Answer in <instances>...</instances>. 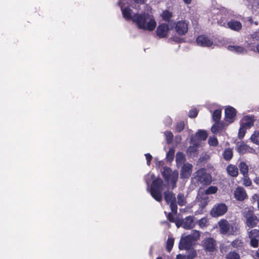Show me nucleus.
I'll return each instance as SVG.
<instances>
[{
    "mask_svg": "<svg viewBox=\"0 0 259 259\" xmlns=\"http://www.w3.org/2000/svg\"><path fill=\"white\" fill-rule=\"evenodd\" d=\"M178 228L182 227L183 228V220H176L174 222Z\"/></svg>",
    "mask_w": 259,
    "mask_h": 259,
    "instance_id": "51",
    "label": "nucleus"
},
{
    "mask_svg": "<svg viewBox=\"0 0 259 259\" xmlns=\"http://www.w3.org/2000/svg\"><path fill=\"white\" fill-rule=\"evenodd\" d=\"M183 159V155H182V154L180 153H177V157H176V160L177 161H178V160H181V159Z\"/></svg>",
    "mask_w": 259,
    "mask_h": 259,
    "instance_id": "53",
    "label": "nucleus"
},
{
    "mask_svg": "<svg viewBox=\"0 0 259 259\" xmlns=\"http://www.w3.org/2000/svg\"><path fill=\"white\" fill-rule=\"evenodd\" d=\"M192 170V164L189 163L184 164L181 170V178L182 179L188 178L191 175Z\"/></svg>",
    "mask_w": 259,
    "mask_h": 259,
    "instance_id": "16",
    "label": "nucleus"
},
{
    "mask_svg": "<svg viewBox=\"0 0 259 259\" xmlns=\"http://www.w3.org/2000/svg\"><path fill=\"white\" fill-rule=\"evenodd\" d=\"M184 1L186 4H189L191 3V0H184Z\"/></svg>",
    "mask_w": 259,
    "mask_h": 259,
    "instance_id": "58",
    "label": "nucleus"
},
{
    "mask_svg": "<svg viewBox=\"0 0 259 259\" xmlns=\"http://www.w3.org/2000/svg\"><path fill=\"white\" fill-rule=\"evenodd\" d=\"M118 5L120 7L123 17L126 20H132L139 28L148 31H152L155 28L156 23L152 15L146 13L135 14L128 7L124 8L120 1Z\"/></svg>",
    "mask_w": 259,
    "mask_h": 259,
    "instance_id": "1",
    "label": "nucleus"
},
{
    "mask_svg": "<svg viewBox=\"0 0 259 259\" xmlns=\"http://www.w3.org/2000/svg\"><path fill=\"white\" fill-rule=\"evenodd\" d=\"M173 173V171H172L171 169L168 167H165L163 168V170L162 172V176L164 178L165 180H167L168 179V177L171 175V174Z\"/></svg>",
    "mask_w": 259,
    "mask_h": 259,
    "instance_id": "31",
    "label": "nucleus"
},
{
    "mask_svg": "<svg viewBox=\"0 0 259 259\" xmlns=\"http://www.w3.org/2000/svg\"><path fill=\"white\" fill-rule=\"evenodd\" d=\"M177 204L179 206H185L187 204V200L184 194L179 193L177 195Z\"/></svg>",
    "mask_w": 259,
    "mask_h": 259,
    "instance_id": "25",
    "label": "nucleus"
},
{
    "mask_svg": "<svg viewBox=\"0 0 259 259\" xmlns=\"http://www.w3.org/2000/svg\"><path fill=\"white\" fill-rule=\"evenodd\" d=\"M163 20L169 21L172 17V13L167 10L164 11L161 15Z\"/></svg>",
    "mask_w": 259,
    "mask_h": 259,
    "instance_id": "33",
    "label": "nucleus"
},
{
    "mask_svg": "<svg viewBox=\"0 0 259 259\" xmlns=\"http://www.w3.org/2000/svg\"><path fill=\"white\" fill-rule=\"evenodd\" d=\"M231 244L234 248H236L238 249H242L243 248L244 245L243 240L239 238L232 241Z\"/></svg>",
    "mask_w": 259,
    "mask_h": 259,
    "instance_id": "26",
    "label": "nucleus"
},
{
    "mask_svg": "<svg viewBox=\"0 0 259 259\" xmlns=\"http://www.w3.org/2000/svg\"><path fill=\"white\" fill-rule=\"evenodd\" d=\"M227 259H240L239 254L235 251H231L226 255Z\"/></svg>",
    "mask_w": 259,
    "mask_h": 259,
    "instance_id": "37",
    "label": "nucleus"
},
{
    "mask_svg": "<svg viewBox=\"0 0 259 259\" xmlns=\"http://www.w3.org/2000/svg\"><path fill=\"white\" fill-rule=\"evenodd\" d=\"M198 143H194L193 146H190L187 149V152L190 156H195L197 154Z\"/></svg>",
    "mask_w": 259,
    "mask_h": 259,
    "instance_id": "24",
    "label": "nucleus"
},
{
    "mask_svg": "<svg viewBox=\"0 0 259 259\" xmlns=\"http://www.w3.org/2000/svg\"><path fill=\"white\" fill-rule=\"evenodd\" d=\"M236 150L238 153L241 154L245 153L255 154L256 151L254 149L249 147L243 142L238 143L236 145Z\"/></svg>",
    "mask_w": 259,
    "mask_h": 259,
    "instance_id": "10",
    "label": "nucleus"
},
{
    "mask_svg": "<svg viewBox=\"0 0 259 259\" xmlns=\"http://www.w3.org/2000/svg\"><path fill=\"white\" fill-rule=\"evenodd\" d=\"M220 233L223 235H234L236 228L226 220H221L219 223Z\"/></svg>",
    "mask_w": 259,
    "mask_h": 259,
    "instance_id": "5",
    "label": "nucleus"
},
{
    "mask_svg": "<svg viewBox=\"0 0 259 259\" xmlns=\"http://www.w3.org/2000/svg\"><path fill=\"white\" fill-rule=\"evenodd\" d=\"M164 186L163 180L160 178L153 180L151 184L150 194L152 197L158 202H161L163 199L162 191Z\"/></svg>",
    "mask_w": 259,
    "mask_h": 259,
    "instance_id": "2",
    "label": "nucleus"
},
{
    "mask_svg": "<svg viewBox=\"0 0 259 259\" xmlns=\"http://www.w3.org/2000/svg\"><path fill=\"white\" fill-rule=\"evenodd\" d=\"M235 198L238 201H243L247 197V195L245 189L241 187H238L234 193Z\"/></svg>",
    "mask_w": 259,
    "mask_h": 259,
    "instance_id": "15",
    "label": "nucleus"
},
{
    "mask_svg": "<svg viewBox=\"0 0 259 259\" xmlns=\"http://www.w3.org/2000/svg\"><path fill=\"white\" fill-rule=\"evenodd\" d=\"M164 134L166 138V143L167 144L171 143L173 140L174 138L173 134L172 133V132L167 131H165Z\"/></svg>",
    "mask_w": 259,
    "mask_h": 259,
    "instance_id": "34",
    "label": "nucleus"
},
{
    "mask_svg": "<svg viewBox=\"0 0 259 259\" xmlns=\"http://www.w3.org/2000/svg\"><path fill=\"white\" fill-rule=\"evenodd\" d=\"M246 127H245L244 125L241 124L239 130L238 132V138L239 139H242L246 133Z\"/></svg>",
    "mask_w": 259,
    "mask_h": 259,
    "instance_id": "41",
    "label": "nucleus"
},
{
    "mask_svg": "<svg viewBox=\"0 0 259 259\" xmlns=\"http://www.w3.org/2000/svg\"><path fill=\"white\" fill-rule=\"evenodd\" d=\"M176 259H186V256L184 255L179 254L177 255Z\"/></svg>",
    "mask_w": 259,
    "mask_h": 259,
    "instance_id": "54",
    "label": "nucleus"
},
{
    "mask_svg": "<svg viewBox=\"0 0 259 259\" xmlns=\"http://www.w3.org/2000/svg\"><path fill=\"white\" fill-rule=\"evenodd\" d=\"M246 221L247 226L250 228H253L256 226L259 222L258 219L254 214L251 217L247 219Z\"/></svg>",
    "mask_w": 259,
    "mask_h": 259,
    "instance_id": "23",
    "label": "nucleus"
},
{
    "mask_svg": "<svg viewBox=\"0 0 259 259\" xmlns=\"http://www.w3.org/2000/svg\"><path fill=\"white\" fill-rule=\"evenodd\" d=\"M174 244V239L169 237L166 242V250L169 252L171 250Z\"/></svg>",
    "mask_w": 259,
    "mask_h": 259,
    "instance_id": "35",
    "label": "nucleus"
},
{
    "mask_svg": "<svg viewBox=\"0 0 259 259\" xmlns=\"http://www.w3.org/2000/svg\"><path fill=\"white\" fill-rule=\"evenodd\" d=\"M222 111L221 109L215 110L212 114L213 120L215 122H219L221 118Z\"/></svg>",
    "mask_w": 259,
    "mask_h": 259,
    "instance_id": "30",
    "label": "nucleus"
},
{
    "mask_svg": "<svg viewBox=\"0 0 259 259\" xmlns=\"http://www.w3.org/2000/svg\"><path fill=\"white\" fill-rule=\"evenodd\" d=\"M194 178L196 181L202 185H208L211 183V176L207 173L206 169L201 168L195 173Z\"/></svg>",
    "mask_w": 259,
    "mask_h": 259,
    "instance_id": "3",
    "label": "nucleus"
},
{
    "mask_svg": "<svg viewBox=\"0 0 259 259\" xmlns=\"http://www.w3.org/2000/svg\"><path fill=\"white\" fill-rule=\"evenodd\" d=\"M243 215L246 220L254 215L253 210L251 208H246L243 210Z\"/></svg>",
    "mask_w": 259,
    "mask_h": 259,
    "instance_id": "32",
    "label": "nucleus"
},
{
    "mask_svg": "<svg viewBox=\"0 0 259 259\" xmlns=\"http://www.w3.org/2000/svg\"><path fill=\"white\" fill-rule=\"evenodd\" d=\"M167 218L168 220L171 223H174L175 222L176 219L175 215L171 212H169L167 214Z\"/></svg>",
    "mask_w": 259,
    "mask_h": 259,
    "instance_id": "46",
    "label": "nucleus"
},
{
    "mask_svg": "<svg viewBox=\"0 0 259 259\" xmlns=\"http://www.w3.org/2000/svg\"><path fill=\"white\" fill-rule=\"evenodd\" d=\"M191 237L193 241L197 240L200 237V233L199 231L196 230H193L192 233L188 235Z\"/></svg>",
    "mask_w": 259,
    "mask_h": 259,
    "instance_id": "38",
    "label": "nucleus"
},
{
    "mask_svg": "<svg viewBox=\"0 0 259 259\" xmlns=\"http://www.w3.org/2000/svg\"><path fill=\"white\" fill-rule=\"evenodd\" d=\"M256 49H259V44H258L256 46Z\"/></svg>",
    "mask_w": 259,
    "mask_h": 259,
    "instance_id": "64",
    "label": "nucleus"
},
{
    "mask_svg": "<svg viewBox=\"0 0 259 259\" xmlns=\"http://www.w3.org/2000/svg\"><path fill=\"white\" fill-rule=\"evenodd\" d=\"M233 155V150L231 148L225 149L223 153V158L226 161L230 160L232 158Z\"/></svg>",
    "mask_w": 259,
    "mask_h": 259,
    "instance_id": "27",
    "label": "nucleus"
},
{
    "mask_svg": "<svg viewBox=\"0 0 259 259\" xmlns=\"http://www.w3.org/2000/svg\"><path fill=\"white\" fill-rule=\"evenodd\" d=\"M227 171L230 176L233 177H236L238 174L237 167L232 164H229L227 167Z\"/></svg>",
    "mask_w": 259,
    "mask_h": 259,
    "instance_id": "21",
    "label": "nucleus"
},
{
    "mask_svg": "<svg viewBox=\"0 0 259 259\" xmlns=\"http://www.w3.org/2000/svg\"><path fill=\"white\" fill-rule=\"evenodd\" d=\"M207 133L205 131L199 130L196 134L195 137L198 140L204 141L207 138Z\"/></svg>",
    "mask_w": 259,
    "mask_h": 259,
    "instance_id": "28",
    "label": "nucleus"
},
{
    "mask_svg": "<svg viewBox=\"0 0 259 259\" xmlns=\"http://www.w3.org/2000/svg\"><path fill=\"white\" fill-rule=\"evenodd\" d=\"M169 30V27L167 24H160L156 30L157 35L159 37H164L166 36L167 32Z\"/></svg>",
    "mask_w": 259,
    "mask_h": 259,
    "instance_id": "17",
    "label": "nucleus"
},
{
    "mask_svg": "<svg viewBox=\"0 0 259 259\" xmlns=\"http://www.w3.org/2000/svg\"><path fill=\"white\" fill-rule=\"evenodd\" d=\"M256 256L259 258V248L258 249V250L256 251Z\"/></svg>",
    "mask_w": 259,
    "mask_h": 259,
    "instance_id": "60",
    "label": "nucleus"
},
{
    "mask_svg": "<svg viewBox=\"0 0 259 259\" xmlns=\"http://www.w3.org/2000/svg\"><path fill=\"white\" fill-rule=\"evenodd\" d=\"M135 3L137 4H143L144 3L145 0H134Z\"/></svg>",
    "mask_w": 259,
    "mask_h": 259,
    "instance_id": "57",
    "label": "nucleus"
},
{
    "mask_svg": "<svg viewBox=\"0 0 259 259\" xmlns=\"http://www.w3.org/2000/svg\"><path fill=\"white\" fill-rule=\"evenodd\" d=\"M207 223V220L203 218L199 221V225L201 228H203L206 226Z\"/></svg>",
    "mask_w": 259,
    "mask_h": 259,
    "instance_id": "45",
    "label": "nucleus"
},
{
    "mask_svg": "<svg viewBox=\"0 0 259 259\" xmlns=\"http://www.w3.org/2000/svg\"><path fill=\"white\" fill-rule=\"evenodd\" d=\"M240 172L243 175H247L248 172V166L244 162H241L239 164Z\"/></svg>",
    "mask_w": 259,
    "mask_h": 259,
    "instance_id": "29",
    "label": "nucleus"
},
{
    "mask_svg": "<svg viewBox=\"0 0 259 259\" xmlns=\"http://www.w3.org/2000/svg\"><path fill=\"white\" fill-rule=\"evenodd\" d=\"M156 259H162L161 257H158Z\"/></svg>",
    "mask_w": 259,
    "mask_h": 259,
    "instance_id": "63",
    "label": "nucleus"
},
{
    "mask_svg": "<svg viewBox=\"0 0 259 259\" xmlns=\"http://www.w3.org/2000/svg\"><path fill=\"white\" fill-rule=\"evenodd\" d=\"M237 54H244L247 53V50H231Z\"/></svg>",
    "mask_w": 259,
    "mask_h": 259,
    "instance_id": "49",
    "label": "nucleus"
},
{
    "mask_svg": "<svg viewBox=\"0 0 259 259\" xmlns=\"http://www.w3.org/2000/svg\"><path fill=\"white\" fill-rule=\"evenodd\" d=\"M164 122L166 126H169L172 123V119L170 117L167 116L165 118Z\"/></svg>",
    "mask_w": 259,
    "mask_h": 259,
    "instance_id": "48",
    "label": "nucleus"
},
{
    "mask_svg": "<svg viewBox=\"0 0 259 259\" xmlns=\"http://www.w3.org/2000/svg\"><path fill=\"white\" fill-rule=\"evenodd\" d=\"M174 156V150L170 149L166 154V157L169 159H173Z\"/></svg>",
    "mask_w": 259,
    "mask_h": 259,
    "instance_id": "47",
    "label": "nucleus"
},
{
    "mask_svg": "<svg viewBox=\"0 0 259 259\" xmlns=\"http://www.w3.org/2000/svg\"><path fill=\"white\" fill-rule=\"evenodd\" d=\"M254 120V116L247 115L243 117L241 124L244 125L246 128H250L253 125Z\"/></svg>",
    "mask_w": 259,
    "mask_h": 259,
    "instance_id": "18",
    "label": "nucleus"
},
{
    "mask_svg": "<svg viewBox=\"0 0 259 259\" xmlns=\"http://www.w3.org/2000/svg\"><path fill=\"white\" fill-rule=\"evenodd\" d=\"M256 54H258L259 55V50H253Z\"/></svg>",
    "mask_w": 259,
    "mask_h": 259,
    "instance_id": "61",
    "label": "nucleus"
},
{
    "mask_svg": "<svg viewBox=\"0 0 259 259\" xmlns=\"http://www.w3.org/2000/svg\"><path fill=\"white\" fill-rule=\"evenodd\" d=\"M228 210V207L225 203H219L214 204L210 210V215L217 218L225 214Z\"/></svg>",
    "mask_w": 259,
    "mask_h": 259,
    "instance_id": "6",
    "label": "nucleus"
},
{
    "mask_svg": "<svg viewBox=\"0 0 259 259\" xmlns=\"http://www.w3.org/2000/svg\"><path fill=\"white\" fill-rule=\"evenodd\" d=\"M189 236L182 237L180 241L179 247L181 250H188L191 248L194 242Z\"/></svg>",
    "mask_w": 259,
    "mask_h": 259,
    "instance_id": "11",
    "label": "nucleus"
},
{
    "mask_svg": "<svg viewBox=\"0 0 259 259\" xmlns=\"http://www.w3.org/2000/svg\"><path fill=\"white\" fill-rule=\"evenodd\" d=\"M175 29L179 34L183 35L188 31V24L185 21H179L176 25Z\"/></svg>",
    "mask_w": 259,
    "mask_h": 259,
    "instance_id": "14",
    "label": "nucleus"
},
{
    "mask_svg": "<svg viewBox=\"0 0 259 259\" xmlns=\"http://www.w3.org/2000/svg\"><path fill=\"white\" fill-rule=\"evenodd\" d=\"M218 191V188L216 186H210L205 191L207 195L215 194Z\"/></svg>",
    "mask_w": 259,
    "mask_h": 259,
    "instance_id": "40",
    "label": "nucleus"
},
{
    "mask_svg": "<svg viewBox=\"0 0 259 259\" xmlns=\"http://www.w3.org/2000/svg\"><path fill=\"white\" fill-rule=\"evenodd\" d=\"M243 184L246 187L250 186L251 185V181L247 175L244 176V178L243 179Z\"/></svg>",
    "mask_w": 259,
    "mask_h": 259,
    "instance_id": "43",
    "label": "nucleus"
},
{
    "mask_svg": "<svg viewBox=\"0 0 259 259\" xmlns=\"http://www.w3.org/2000/svg\"><path fill=\"white\" fill-rule=\"evenodd\" d=\"M248 237L250 240V246L253 248H257L258 246L259 241V230L252 229L248 232Z\"/></svg>",
    "mask_w": 259,
    "mask_h": 259,
    "instance_id": "9",
    "label": "nucleus"
},
{
    "mask_svg": "<svg viewBox=\"0 0 259 259\" xmlns=\"http://www.w3.org/2000/svg\"><path fill=\"white\" fill-rule=\"evenodd\" d=\"M145 157H146V160H147V165H150V162H151V160L152 159V156L149 153L145 154Z\"/></svg>",
    "mask_w": 259,
    "mask_h": 259,
    "instance_id": "50",
    "label": "nucleus"
},
{
    "mask_svg": "<svg viewBox=\"0 0 259 259\" xmlns=\"http://www.w3.org/2000/svg\"><path fill=\"white\" fill-rule=\"evenodd\" d=\"M214 12H213V13L214 14H218V13L220 12V11H218V9L217 10L214 9Z\"/></svg>",
    "mask_w": 259,
    "mask_h": 259,
    "instance_id": "59",
    "label": "nucleus"
},
{
    "mask_svg": "<svg viewBox=\"0 0 259 259\" xmlns=\"http://www.w3.org/2000/svg\"><path fill=\"white\" fill-rule=\"evenodd\" d=\"M236 115V110L234 108L231 106H228L226 108L225 111V118L226 121L229 123L233 122Z\"/></svg>",
    "mask_w": 259,
    "mask_h": 259,
    "instance_id": "13",
    "label": "nucleus"
},
{
    "mask_svg": "<svg viewBox=\"0 0 259 259\" xmlns=\"http://www.w3.org/2000/svg\"><path fill=\"white\" fill-rule=\"evenodd\" d=\"M197 45L201 47H210L213 45L212 41L204 35L197 37L196 39Z\"/></svg>",
    "mask_w": 259,
    "mask_h": 259,
    "instance_id": "12",
    "label": "nucleus"
},
{
    "mask_svg": "<svg viewBox=\"0 0 259 259\" xmlns=\"http://www.w3.org/2000/svg\"><path fill=\"white\" fill-rule=\"evenodd\" d=\"M224 127L222 123L219 122H215L214 124L211 126V131L214 134H218L221 133L224 130Z\"/></svg>",
    "mask_w": 259,
    "mask_h": 259,
    "instance_id": "22",
    "label": "nucleus"
},
{
    "mask_svg": "<svg viewBox=\"0 0 259 259\" xmlns=\"http://www.w3.org/2000/svg\"><path fill=\"white\" fill-rule=\"evenodd\" d=\"M164 199L167 204L169 205L172 212H177L178 206L177 204L175 194L169 191H166L164 192Z\"/></svg>",
    "mask_w": 259,
    "mask_h": 259,
    "instance_id": "4",
    "label": "nucleus"
},
{
    "mask_svg": "<svg viewBox=\"0 0 259 259\" xmlns=\"http://www.w3.org/2000/svg\"><path fill=\"white\" fill-rule=\"evenodd\" d=\"M178 175V172L177 171H173V173L171 174L169 177H168V180L165 181L167 183L169 182H170L172 189H174L176 187Z\"/></svg>",
    "mask_w": 259,
    "mask_h": 259,
    "instance_id": "19",
    "label": "nucleus"
},
{
    "mask_svg": "<svg viewBox=\"0 0 259 259\" xmlns=\"http://www.w3.org/2000/svg\"><path fill=\"white\" fill-rule=\"evenodd\" d=\"M151 177L152 179L154 178V175H152Z\"/></svg>",
    "mask_w": 259,
    "mask_h": 259,
    "instance_id": "62",
    "label": "nucleus"
},
{
    "mask_svg": "<svg viewBox=\"0 0 259 259\" xmlns=\"http://www.w3.org/2000/svg\"><path fill=\"white\" fill-rule=\"evenodd\" d=\"M218 23L220 25L226 28H229L234 31H239L242 28L241 23L239 21L235 20H231L228 22H226L222 18L220 20H218Z\"/></svg>",
    "mask_w": 259,
    "mask_h": 259,
    "instance_id": "7",
    "label": "nucleus"
},
{
    "mask_svg": "<svg viewBox=\"0 0 259 259\" xmlns=\"http://www.w3.org/2000/svg\"><path fill=\"white\" fill-rule=\"evenodd\" d=\"M184 127L185 124L183 121L178 122L176 125V131L178 133H180L184 130Z\"/></svg>",
    "mask_w": 259,
    "mask_h": 259,
    "instance_id": "42",
    "label": "nucleus"
},
{
    "mask_svg": "<svg viewBox=\"0 0 259 259\" xmlns=\"http://www.w3.org/2000/svg\"><path fill=\"white\" fill-rule=\"evenodd\" d=\"M183 228L186 229H190L192 228L194 226V221L192 217L189 216L183 219Z\"/></svg>",
    "mask_w": 259,
    "mask_h": 259,
    "instance_id": "20",
    "label": "nucleus"
},
{
    "mask_svg": "<svg viewBox=\"0 0 259 259\" xmlns=\"http://www.w3.org/2000/svg\"><path fill=\"white\" fill-rule=\"evenodd\" d=\"M252 199L254 200L257 199V206L259 209V197H258V196L257 194H254L252 196Z\"/></svg>",
    "mask_w": 259,
    "mask_h": 259,
    "instance_id": "52",
    "label": "nucleus"
},
{
    "mask_svg": "<svg viewBox=\"0 0 259 259\" xmlns=\"http://www.w3.org/2000/svg\"><path fill=\"white\" fill-rule=\"evenodd\" d=\"M253 182L257 185H259V177H255L254 180Z\"/></svg>",
    "mask_w": 259,
    "mask_h": 259,
    "instance_id": "56",
    "label": "nucleus"
},
{
    "mask_svg": "<svg viewBox=\"0 0 259 259\" xmlns=\"http://www.w3.org/2000/svg\"><path fill=\"white\" fill-rule=\"evenodd\" d=\"M250 140L253 143L258 145L259 144V132H255L252 134L250 138Z\"/></svg>",
    "mask_w": 259,
    "mask_h": 259,
    "instance_id": "36",
    "label": "nucleus"
},
{
    "mask_svg": "<svg viewBox=\"0 0 259 259\" xmlns=\"http://www.w3.org/2000/svg\"><path fill=\"white\" fill-rule=\"evenodd\" d=\"M208 143L210 146L215 147L217 146L218 144V141L217 139V138L214 136L213 137H210L208 140Z\"/></svg>",
    "mask_w": 259,
    "mask_h": 259,
    "instance_id": "39",
    "label": "nucleus"
},
{
    "mask_svg": "<svg viewBox=\"0 0 259 259\" xmlns=\"http://www.w3.org/2000/svg\"><path fill=\"white\" fill-rule=\"evenodd\" d=\"M198 114V111L196 109H193L190 110L189 112V116L191 118H195Z\"/></svg>",
    "mask_w": 259,
    "mask_h": 259,
    "instance_id": "44",
    "label": "nucleus"
},
{
    "mask_svg": "<svg viewBox=\"0 0 259 259\" xmlns=\"http://www.w3.org/2000/svg\"><path fill=\"white\" fill-rule=\"evenodd\" d=\"M252 36L253 38H256V39H259V32H256L255 33H254L253 35H252Z\"/></svg>",
    "mask_w": 259,
    "mask_h": 259,
    "instance_id": "55",
    "label": "nucleus"
},
{
    "mask_svg": "<svg viewBox=\"0 0 259 259\" xmlns=\"http://www.w3.org/2000/svg\"><path fill=\"white\" fill-rule=\"evenodd\" d=\"M201 244L206 251L214 252L216 250L217 242L212 238L209 237L204 239Z\"/></svg>",
    "mask_w": 259,
    "mask_h": 259,
    "instance_id": "8",
    "label": "nucleus"
}]
</instances>
